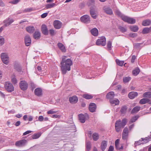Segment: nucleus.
Segmentation results:
<instances>
[{"instance_id":"f257e3e1","label":"nucleus","mask_w":151,"mask_h":151,"mask_svg":"<svg viewBox=\"0 0 151 151\" xmlns=\"http://www.w3.org/2000/svg\"><path fill=\"white\" fill-rule=\"evenodd\" d=\"M72 64V60L68 58L66 56H63L60 63L62 73L65 74L67 71L70 70V66Z\"/></svg>"},{"instance_id":"f03ea898","label":"nucleus","mask_w":151,"mask_h":151,"mask_svg":"<svg viewBox=\"0 0 151 151\" xmlns=\"http://www.w3.org/2000/svg\"><path fill=\"white\" fill-rule=\"evenodd\" d=\"M127 120L126 119H124L121 121L119 120L116 121L115 124V128L116 131L119 132L121 131V129L123 128L126 124Z\"/></svg>"},{"instance_id":"7ed1b4c3","label":"nucleus","mask_w":151,"mask_h":151,"mask_svg":"<svg viewBox=\"0 0 151 151\" xmlns=\"http://www.w3.org/2000/svg\"><path fill=\"white\" fill-rule=\"evenodd\" d=\"M116 14L121 17L123 21L125 22L128 23L133 24L136 22V20L134 19L133 18H130L122 14L119 11H116Z\"/></svg>"},{"instance_id":"20e7f679","label":"nucleus","mask_w":151,"mask_h":151,"mask_svg":"<svg viewBox=\"0 0 151 151\" xmlns=\"http://www.w3.org/2000/svg\"><path fill=\"white\" fill-rule=\"evenodd\" d=\"M96 44L97 45L104 46L106 44V39L105 37H101L98 39L96 42Z\"/></svg>"},{"instance_id":"39448f33","label":"nucleus","mask_w":151,"mask_h":151,"mask_svg":"<svg viewBox=\"0 0 151 151\" xmlns=\"http://www.w3.org/2000/svg\"><path fill=\"white\" fill-rule=\"evenodd\" d=\"M1 58L3 63L7 65L9 62V57L8 55L6 53H2L1 54Z\"/></svg>"},{"instance_id":"423d86ee","label":"nucleus","mask_w":151,"mask_h":151,"mask_svg":"<svg viewBox=\"0 0 151 151\" xmlns=\"http://www.w3.org/2000/svg\"><path fill=\"white\" fill-rule=\"evenodd\" d=\"M6 89L8 92H12L14 90V88L12 84L9 82H6L5 85Z\"/></svg>"},{"instance_id":"0eeeda50","label":"nucleus","mask_w":151,"mask_h":151,"mask_svg":"<svg viewBox=\"0 0 151 151\" xmlns=\"http://www.w3.org/2000/svg\"><path fill=\"white\" fill-rule=\"evenodd\" d=\"M19 86L21 90L24 91L27 88L28 85L26 81H22L19 83Z\"/></svg>"},{"instance_id":"6e6552de","label":"nucleus","mask_w":151,"mask_h":151,"mask_svg":"<svg viewBox=\"0 0 151 151\" xmlns=\"http://www.w3.org/2000/svg\"><path fill=\"white\" fill-rule=\"evenodd\" d=\"M80 19L81 22L86 23H89L90 21V17L87 15L82 16L81 17Z\"/></svg>"},{"instance_id":"1a4fd4ad","label":"nucleus","mask_w":151,"mask_h":151,"mask_svg":"<svg viewBox=\"0 0 151 151\" xmlns=\"http://www.w3.org/2000/svg\"><path fill=\"white\" fill-rule=\"evenodd\" d=\"M14 22V20L13 19L8 18L4 20L3 22L4 24V25L5 27H6L9 26Z\"/></svg>"},{"instance_id":"9d476101","label":"nucleus","mask_w":151,"mask_h":151,"mask_svg":"<svg viewBox=\"0 0 151 151\" xmlns=\"http://www.w3.org/2000/svg\"><path fill=\"white\" fill-rule=\"evenodd\" d=\"M149 140H150V139H148L147 137L145 139L142 138L141 140H140L138 141L135 142L134 145L135 146L139 145L141 144L148 142Z\"/></svg>"},{"instance_id":"9b49d317","label":"nucleus","mask_w":151,"mask_h":151,"mask_svg":"<svg viewBox=\"0 0 151 151\" xmlns=\"http://www.w3.org/2000/svg\"><path fill=\"white\" fill-rule=\"evenodd\" d=\"M53 25L55 29H59L61 27L62 24L59 21L55 20L53 22Z\"/></svg>"},{"instance_id":"f8f14e48","label":"nucleus","mask_w":151,"mask_h":151,"mask_svg":"<svg viewBox=\"0 0 151 151\" xmlns=\"http://www.w3.org/2000/svg\"><path fill=\"white\" fill-rule=\"evenodd\" d=\"M42 32L43 34L45 35H47L48 34V31L47 26L44 24L42 25L41 27Z\"/></svg>"},{"instance_id":"ddd939ff","label":"nucleus","mask_w":151,"mask_h":151,"mask_svg":"<svg viewBox=\"0 0 151 151\" xmlns=\"http://www.w3.org/2000/svg\"><path fill=\"white\" fill-rule=\"evenodd\" d=\"M24 41L25 44L27 46H28L30 45L31 42V40L30 37L29 35H27L25 36Z\"/></svg>"},{"instance_id":"4468645a","label":"nucleus","mask_w":151,"mask_h":151,"mask_svg":"<svg viewBox=\"0 0 151 151\" xmlns=\"http://www.w3.org/2000/svg\"><path fill=\"white\" fill-rule=\"evenodd\" d=\"M27 141L25 139H23L17 142L15 145L18 147H21L24 145L26 143Z\"/></svg>"},{"instance_id":"2eb2a0df","label":"nucleus","mask_w":151,"mask_h":151,"mask_svg":"<svg viewBox=\"0 0 151 151\" xmlns=\"http://www.w3.org/2000/svg\"><path fill=\"white\" fill-rule=\"evenodd\" d=\"M96 107V106L95 104L91 103L89 105V109L91 112H93L95 111Z\"/></svg>"},{"instance_id":"dca6fc26","label":"nucleus","mask_w":151,"mask_h":151,"mask_svg":"<svg viewBox=\"0 0 151 151\" xmlns=\"http://www.w3.org/2000/svg\"><path fill=\"white\" fill-rule=\"evenodd\" d=\"M69 100L70 103L75 104L78 101V99L76 96H73L70 97Z\"/></svg>"},{"instance_id":"f3484780","label":"nucleus","mask_w":151,"mask_h":151,"mask_svg":"<svg viewBox=\"0 0 151 151\" xmlns=\"http://www.w3.org/2000/svg\"><path fill=\"white\" fill-rule=\"evenodd\" d=\"M78 117L79 119L81 122L84 123L85 122L86 118V115L81 114L79 115Z\"/></svg>"},{"instance_id":"a211bd4d","label":"nucleus","mask_w":151,"mask_h":151,"mask_svg":"<svg viewBox=\"0 0 151 151\" xmlns=\"http://www.w3.org/2000/svg\"><path fill=\"white\" fill-rule=\"evenodd\" d=\"M119 140L118 139H117L116 140L115 142V145L116 149L121 150L123 149V147L122 145H121L120 147L119 146Z\"/></svg>"},{"instance_id":"6ab92c4d","label":"nucleus","mask_w":151,"mask_h":151,"mask_svg":"<svg viewBox=\"0 0 151 151\" xmlns=\"http://www.w3.org/2000/svg\"><path fill=\"white\" fill-rule=\"evenodd\" d=\"M111 104L113 106H115L118 105L119 102V100L117 99H111L110 100Z\"/></svg>"},{"instance_id":"aec40b11","label":"nucleus","mask_w":151,"mask_h":151,"mask_svg":"<svg viewBox=\"0 0 151 151\" xmlns=\"http://www.w3.org/2000/svg\"><path fill=\"white\" fill-rule=\"evenodd\" d=\"M107 141H103L101 143V147L103 151H104L106 148L107 146Z\"/></svg>"},{"instance_id":"412c9836","label":"nucleus","mask_w":151,"mask_h":151,"mask_svg":"<svg viewBox=\"0 0 151 151\" xmlns=\"http://www.w3.org/2000/svg\"><path fill=\"white\" fill-rule=\"evenodd\" d=\"M138 94L136 92H131L128 94L129 97L131 99H133L137 96Z\"/></svg>"},{"instance_id":"4be33fe9","label":"nucleus","mask_w":151,"mask_h":151,"mask_svg":"<svg viewBox=\"0 0 151 151\" xmlns=\"http://www.w3.org/2000/svg\"><path fill=\"white\" fill-rule=\"evenodd\" d=\"M103 9L105 12L107 14H111L113 13L112 10L109 8L104 7Z\"/></svg>"},{"instance_id":"5701e85b","label":"nucleus","mask_w":151,"mask_h":151,"mask_svg":"<svg viewBox=\"0 0 151 151\" xmlns=\"http://www.w3.org/2000/svg\"><path fill=\"white\" fill-rule=\"evenodd\" d=\"M56 6V4L54 3H52L50 4H47L45 5V9H47L53 8Z\"/></svg>"},{"instance_id":"b1692460","label":"nucleus","mask_w":151,"mask_h":151,"mask_svg":"<svg viewBox=\"0 0 151 151\" xmlns=\"http://www.w3.org/2000/svg\"><path fill=\"white\" fill-rule=\"evenodd\" d=\"M41 36V34L40 32L36 31L33 34V37L35 39H39Z\"/></svg>"},{"instance_id":"393cba45","label":"nucleus","mask_w":151,"mask_h":151,"mask_svg":"<svg viewBox=\"0 0 151 151\" xmlns=\"http://www.w3.org/2000/svg\"><path fill=\"white\" fill-rule=\"evenodd\" d=\"M42 90L40 88H37L35 90V93L36 95L37 96H40L42 93Z\"/></svg>"},{"instance_id":"a878e982","label":"nucleus","mask_w":151,"mask_h":151,"mask_svg":"<svg viewBox=\"0 0 151 151\" xmlns=\"http://www.w3.org/2000/svg\"><path fill=\"white\" fill-rule=\"evenodd\" d=\"M91 32L93 35L95 36H97L98 34V31L96 28L92 29L91 30Z\"/></svg>"},{"instance_id":"bb28decb","label":"nucleus","mask_w":151,"mask_h":151,"mask_svg":"<svg viewBox=\"0 0 151 151\" xmlns=\"http://www.w3.org/2000/svg\"><path fill=\"white\" fill-rule=\"evenodd\" d=\"M59 48L62 52H65L66 51V49L64 46L61 43H59L58 44Z\"/></svg>"},{"instance_id":"cd10ccee","label":"nucleus","mask_w":151,"mask_h":151,"mask_svg":"<svg viewBox=\"0 0 151 151\" xmlns=\"http://www.w3.org/2000/svg\"><path fill=\"white\" fill-rule=\"evenodd\" d=\"M26 30L28 32L32 33L35 30V28L33 26H29L26 28Z\"/></svg>"},{"instance_id":"c85d7f7f","label":"nucleus","mask_w":151,"mask_h":151,"mask_svg":"<svg viewBox=\"0 0 151 151\" xmlns=\"http://www.w3.org/2000/svg\"><path fill=\"white\" fill-rule=\"evenodd\" d=\"M114 94L113 91H111L109 93L106 95V97L107 99H111L114 96Z\"/></svg>"},{"instance_id":"c756f323","label":"nucleus","mask_w":151,"mask_h":151,"mask_svg":"<svg viewBox=\"0 0 151 151\" xmlns=\"http://www.w3.org/2000/svg\"><path fill=\"white\" fill-rule=\"evenodd\" d=\"M16 70L21 74H22L23 73H25L27 72V69L26 68L24 70H22L20 67H19L16 68Z\"/></svg>"},{"instance_id":"7c9ffc66","label":"nucleus","mask_w":151,"mask_h":151,"mask_svg":"<svg viewBox=\"0 0 151 151\" xmlns=\"http://www.w3.org/2000/svg\"><path fill=\"white\" fill-rule=\"evenodd\" d=\"M143 96L144 97H146L149 98H151V92L148 91L145 93Z\"/></svg>"},{"instance_id":"2f4dec72","label":"nucleus","mask_w":151,"mask_h":151,"mask_svg":"<svg viewBox=\"0 0 151 151\" xmlns=\"http://www.w3.org/2000/svg\"><path fill=\"white\" fill-rule=\"evenodd\" d=\"M140 109V107L139 106H137L134 107L132 111V113H135L138 112Z\"/></svg>"},{"instance_id":"473e14b6","label":"nucleus","mask_w":151,"mask_h":151,"mask_svg":"<svg viewBox=\"0 0 151 151\" xmlns=\"http://www.w3.org/2000/svg\"><path fill=\"white\" fill-rule=\"evenodd\" d=\"M151 21L150 20L147 19L143 21L142 23V25L144 26H147L151 24Z\"/></svg>"},{"instance_id":"72a5a7b5","label":"nucleus","mask_w":151,"mask_h":151,"mask_svg":"<svg viewBox=\"0 0 151 151\" xmlns=\"http://www.w3.org/2000/svg\"><path fill=\"white\" fill-rule=\"evenodd\" d=\"M11 81L14 84H15L17 83V80L15 75H12L11 77Z\"/></svg>"},{"instance_id":"f704fd0d","label":"nucleus","mask_w":151,"mask_h":151,"mask_svg":"<svg viewBox=\"0 0 151 151\" xmlns=\"http://www.w3.org/2000/svg\"><path fill=\"white\" fill-rule=\"evenodd\" d=\"M130 29L132 31L134 32L137 31L138 29V27L137 26L135 25L130 26Z\"/></svg>"},{"instance_id":"c9c22d12","label":"nucleus","mask_w":151,"mask_h":151,"mask_svg":"<svg viewBox=\"0 0 151 151\" xmlns=\"http://www.w3.org/2000/svg\"><path fill=\"white\" fill-rule=\"evenodd\" d=\"M140 72V70L138 68H136L133 70L132 72L133 74L135 76L137 75Z\"/></svg>"},{"instance_id":"e433bc0d","label":"nucleus","mask_w":151,"mask_h":151,"mask_svg":"<svg viewBox=\"0 0 151 151\" xmlns=\"http://www.w3.org/2000/svg\"><path fill=\"white\" fill-rule=\"evenodd\" d=\"M93 138L94 140L97 141L99 138V136L98 134L96 133H94L93 134Z\"/></svg>"},{"instance_id":"4c0bfd02","label":"nucleus","mask_w":151,"mask_h":151,"mask_svg":"<svg viewBox=\"0 0 151 151\" xmlns=\"http://www.w3.org/2000/svg\"><path fill=\"white\" fill-rule=\"evenodd\" d=\"M90 14L92 17L94 19H96L97 17V14L94 11L91 10Z\"/></svg>"},{"instance_id":"58836bf2","label":"nucleus","mask_w":151,"mask_h":151,"mask_svg":"<svg viewBox=\"0 0 151 151\" xmlns=\"http://www.w3.org/2000/svg\"><path fill=\"white\" fill-rule=\"evenodd\" d=\"M139 116H136L132 117L129 122V124L135 122L138 118Z\"/></svg>"},{"instance_id":"ea45409f","label":"nucleus","mask_w":151,"mask_h":151,"mask_svg":"<svg viewBox=\"0 0 151 151\" xmlns=\"http://www.w3.org/2000/svg\"><path fill=\"white\" fill-rule=\"evenodd\" d=\"M131 79V78L129 76L124 77L123 78V81L124 83L128 82Z\"/></svg>"},{"instance_id":"a19ab883","label":"nucleus","mask_w":151,"mask_h":151,"mask_svg":"<svg viewBox=\"0 0 151 151\" xmlns=\"http://www.w3.org/2000/svg\"><path fill=\"white\" fill-rule=\"evenodd\" d=\"M148 100V99H147L143 98L140 100L139 103L141 104H145L147 103V101Z\"/></svg>"},{"instance_id":"79ce46f5","label":"nucleus","mask_w":151,"mask_h":151,"mask_svg":"<svg viewBox=\"0 0 151 151\" xmlns=\"http://www.w3.org/2000/svg\"><path fill=\"white\" fill-rule=\"evenodd\" d=\"M151 32L149 28L146 27L143 29L142 30V32L144 34L148 33Z\"/></svg>"},{"instance_id":"37998d69","label":"nucleus","mask_w":151,"mask_h":151,"mask_svg":"<svg viewBox=\"0 0 151 151\" xmlns=\"http://www.w3.org/2000/svg\"><path fill=\"white\" fill-rule=\"evenodd\" d=\"M86 149L87 150H88V151H89L91 148V143L89 141H86Z\"/></svg>"},{"instance_id":"c03bdc74","label":"nucleus","mask_w":151,"mask_h":151,"mask_svg":"<svg viewBox=\"0 0 151 151\" xmlns=\"http://www.w3.org/2000/svg\"><path fill=\"white\" fill-rule=\"evenodd\" d=\"M116 61L118 65L121 66H123L124 63V61H120L118 59L116 60Z\"/></svg>"},{"instance_id":"a18cd8bd","label":"nucleus","mask_w":151,"mask_h":151,"mask_svg":"<svg viewBox=\"0 0 151 151\" xmlns=\"http://www.w3.org/2000/svg\"><path fill=\"white\" fill-rule=\"evenodd\" d=\"M50 34L51 36H54L56 34V31L53 29H50L49 30Z\"/></svg>"},{"instance_id":"49530a36","label":"nucleus","mask_w":151,"mask_h":151,"mask_svg":"<svg viewBox=\"0 0 151 151\" xmlns=\"http://www.w3.org/2000/svg\"><path fill=\"white\" fill-rule=\"evenodd\" d=\"M83 97L84 98H85V99H91L93 97V96L92 95H89V94H84L83 95Z\"/></svg>"},{"instance_id":"de8ad7c7","label":"nucleus","mask_w":151,"mask_h":151,"mask_svg":"<svg viewBox=\"0 0 151 151\" xmlns=\"http://www.w3.org/2000/svg\"><path fill=\"white\" fill-rule=\"evenodd\" d=\"M127 109L126 106H122L121 109V111L122 113L124 114L126 112Z\"/></svg>"},{"instance_id":"09e8293b","label":"nucleus","mask_w":151,"mask_h":151,"mask_svg":"<svg viewBox=\"0 0 151 151\" xmlns=\"http://www.w3.org/2000/svg\"><path fill=\"white\" fill-rule=\"evenodd\" d=\"M40 135L41 134L40 133L34 134L32 136V138L33 139H37L40 136Z\"/></svg>"},{"instance_id":"8fccbe9b","label":"nucleus","mask_w":151,"mask_h":151,"mask_svg":"<svg viewBox=\"0 0 151 151\" xmlns=\"http://www.w3.org/2000/svg\"><path fill=\"white\" fill-rule=\"evenodd\" d=\"M112 45V41H109L107 44V46L109 50H111Z\"/></svg>"},{"instance_id":"3c124183","label":"nucleus","mask_w":151,"mask_h":151,"mask_svg":"<svg viewBox=\"0 0 151 151\" xmlns=\"http://www.w3.org/2000/svg\"><path fill=\"white\" fill-rule=\"evenodd\" d=\"M129 133V130L128 128L126 127L124 129L122 133L123 134H128Z\"/></svg>"},{"instance_id":"603ef678","label":"nucleus","mask_w":151,"mask_h":151,"mask_svg":"<svg viewBox=\"0 0 151 151\" xmlns=\"http://www.w3.org/2000/svg\"><path fill=\"white\" fill-rule=\"evenodd\" d=\"M20 1V0H14L10 1L9 3L13 4H16L19 2Z\"/></svg>"},{"instance_id":"864d4df0","label":"nucleus","mask_w":151,"mask_h":151,"mask_svg":"<svg viewBox=\"0 0 151 151\" xmlns=\"http://www.w3.org/2000/svg\"><path fill=\"white\" fill-rule=\"evenodd\" d=\"M4 43V38L2 37H0V44L1 45H3Z\"/></svg>"},{"instance_id":"5fc2aeb1","label":"nucleus","mask_w":151,"mask_h":151,"mask_svg":"<svg viewBox=\"0 0 151 151\" xmlns=\"http://www.w3.org/2000/svg\"><path fill=\"white\" fill-rule=\"evenodd\" d=\"M128 134H123L122 133V138L123 139H126L128 137Z\"/></svg>"},{"instance_id":"6e6d98bb","label":"nucleus","mask_w":151,"mask_h":151,"mask_svg":"<svg viewBox=\"0 0 151 151\" xmlns=\"http://www.w3.org/2000/svg\"><path fill=\"white\" fill-rule=\"evenodd\" d=\"M119 29L122 32H124L127 31V29L125 28L122 27H119Z\"/></svg>"},{"instance_id":"4d7b16f0","label":"nucleus","mask_w":151,"mask_h":151,"mask_svg":"<svg viewBox=\"0 0 151 151\" xmlns=\"http://www.w3.org/2000/svg\"><path fill=\"white\" fill-rule=\"evenodd\" d=\"M56 111H53L52 110H49L47 112V113L48 114H52L55 113Z\"/></svg>"},{"instance_id":"13d9d810","label":"nucleus","mask_w":151,"mask_h":151,"mask_svg":"<svg viewBox=\"0 0 151 151\" xmlns=\"http://www.w3.org/2000/svg\"><path fill=\"white\" fill-rule=\"evenodd\" d=\"M47 15H48L47 13H44L41 15V17L42 18H45L47 16Z\"/></svg>"},{"instance_id":"bf43d9fd","label":"nucleus","mask_w":151,"mask_h":151,"mask_svg":"<svg viewBox=\"0 0 151 151\" xmlns=\"http://www.w3.org/2000/svg\"><path fill=\"white\" fill-rule=\"evenodd\" d=\"M129 35L131 37H134L137 36V35L136 33H132L129 34Z\"/></svg>"},{"instance_id":"052dcab7","label":"nucleus","mask_w":151,"mask_h":151,"mask_svg":"<svg viewBox=\"0 0 151 151\" xmlns=\"http://www.w3.org/2000/svg\"><path fill=\"white\" fill-rule=\"evenodd\" d=\"M44 119L43 117L42 116H40L38 117V120L40 122H42L43 121Z\"/></svg>"},{"instance_id":"680f3d73","label":"nucleus","mask_w":151,"mask_h":151,"mask_svg":"<svg viewBox=\"0 0 151 151\" xmlns=\"http://www.w3.org/2000/svg\"><path fill=\"white\" fill-rule=\"evenodd\" d=\"M5 6V4L3 1L2 0H0V6L3 7Z\"/></svg>"},{"instance_id":"e2e57ef3","label":"nucleus","mask_w":151,"mask_h":151,"mask_svg":"<svg viewBox=\"0 0 151 151\" xmlns=\"http://www.w3.org/2000/svg\"><path fill=\"white\" fill-rule=\"evenodd\" d=\"M136 58V57L135 55H133L132 56V60H131V62L132 63H133L134 62V60Z\"/></svg>"},{"instance_id":"0e129e2a","label":"nucleus","mask_w":151,"mask_h":151,"mask_svg":"<svg viewBox=\"0 0 151 151\" xmlns=\"http://www.w3.org/2000/svg\"><path fill=\"white\" fill-rule=\"evenodd\" d=\"M31 132H32V131H30V130L27 131L23 133V135H25L31 133Z\"/></svg>"},{"instance_id":"69168bd1","label":"nucleus","mask_w":151,"mask_h":151,"mask_svg":"<svg viewBox=\"0 0 151 151\" xmlns=\"http://www.w3.org/2000/svg\"><path fill=\"white\" fill-rule=\"evenodd\" d=\"M33 119V117L32 116L29 115L28 116V120L29 121H31Z\"/></svg>"},{"instance_id":"338daca9","label":"nucleus","mask_w":151,"mask_h":151,"mask_svg":"<svg viewBox=\"0 0 151 151\" xmlns=\"http://www.w3.org/2000/svg\"><path fill=\"white\" fill-rule=\"evenodd\" d=\"M114 149L113 147L112 146H110L109 148L108 151H113Z\"/></svg>"},{"instance_id":"774afa93","label":"nucleus","mask_w":151,"mask_h":151,"mask_svg":"<svg viewBox=\"0 0 151 151\" xmlns=\"http://www.w3.org/2000/svg\"><path fill=\"white\" fill-rule=\"evenodd\" d=\"M134 124H133L132 125H130L129 127V130H131L132 129L134 128Z\"/></svg>"}]
</instances>
